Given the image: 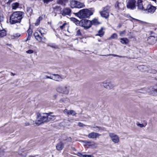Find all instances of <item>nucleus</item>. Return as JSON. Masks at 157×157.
Returning a JSON list of instances; mask_svg holds the SVG:
<instances>
[{
    "mask_svg": "<svg viewBox=\"0 0 157 157\" xmlns=\"http://www.w3.org/2000/svg\"><path fill=\"white\" fill-rule=\"evenodd\" d=\"M84 24H83V27L86 29L90 28L91 26V21L87 20H85L84 21Z\"/></svg>",
    "mask_w": 157,
    "mask_h": 157,
    "instance_id": "nucleus-13",
    "label": "nucleus"
},
{
    "mask_svg": "<svg viewBox=\"0 0 157 157\" xmlns=\"http://www.w3.org/2000/svg\"><path fill=\"white\" fill-rule=\"evenodd\" d=\"M136 125L140 128L145 127V125H144L143 124H140L138 122L136 123Z\"/></svg>",
    "mask_w": 157,
    "mask_h": 157,
    "instance_id": "nucleus-38",
    "label": "nucleus"
},
{
    "mask_svg": "<svg viewBox=\"0 0 157 157\" xmlns=\"http://www.w3.org/2000/svg\"><path fill=\"white\" fill-rule=\"evenodd\" d=\"M78 125L80 127H83L84 126H86V125H85L84 124H83L82 123L80 122H79L78 123Z\"/></svg>",
    "mask_w": 157,
    "mask_h": 157,
    "instance_id": "nucleus-44",
    "label": "nucleus"
},
{
    "mask_svg": "<svg viewBox=\"0 0 157 157\" xmlns=\"http://www.w3.org/2000/svg\"><path fill=\"white\" fill-rule=\"evenodd\" d=\"M87 145L89 146V147L95 148L97 147V144L94 142H88L87 143Z\"/></svg>",
    "mask_w": 157,
    "mask_h": 157,
    "instance_id": "nucleus-21",
    "label": "nucleus"
},
{
    "mask_svg": "<svg viewBox=\"0 0 157 157\" xmlns=\"http://www.w3.org/2000/svg\"><path fill=\"white\" fill-rule=\"evenodd\" d=\"M67 24L66 23H64L62 25H61L60 26V28L61 29H63L65 27V26L67 25Z\"/></svg>",
    "mask_w": 157,
    "mask_h": 157,
    "instance_id": "nucleus-43",
    "label": "nucleus"
},
{
    "mask_svg": "<svg viewBox=\"0 0 157 157\" xmlns=\"http://www.w3.org/2000/svg\"><path fill=\"white\" fill-rule=\"evenodd\" d=\"M82 157H94L92 155H83Z\"/></svg>",
    "mask_w": 157,
    "mask_h": 157,
    "instance_id": "nucleus-47",
    "label": "nucleus"
},
{
    "mask_svg": "<svg viewBox=\"0 0 157 157\" xmlns=\"http://www.w3.org/2000/svg\"><path fill=\"white\" fill-rule=\"evenodd\" d=\"M71 20L74 22H77L78 23V21L75 18H71Z\"/></svg>",
    "mask_w": 157,
    "mask_h": 157,
    "instance_id": "nucleus-48",
    "label": "nucleus"
},
{
    "mask_svg": "<svg viewBox=\"0 0 157 157\" xmlns=\"http://www.w3.org/2000/svg\"><path fill=\"white\" fill-rule=\"evenodd\" d=\"M70 110H68L67 109H65L63 111V113L67 115H70Z\"/></svg>",
    "mask_w": 157,
    "mask_h": 157,
    "instance_id": "nucleus-35",
    "label": "nucleus"
},
{
    "mask_svg": "<svg viewBox=\"0 0 157 157\" xmlns=\"http://www.w3.org/2000/svg\"><path fill=\"white\" fill-rule=\"evenodd\" d=\"M34 36L35 39L39 42L44 43L45 41V38H43L38 34V32H35L34 33Z\"/></svg>",
    "mask_w": 157,
    "mask_h": 157,
    "instance_id": "nucleus-9",
    "label": "nucleus"
},
{
    "mask_svg": "<svg viewBox=\"0 0 157 157\" xmlns=\"http://www.w3.org/2000/svg\"><path fill=\"white\" fill-rule=\"evenodd\" d=\"M107 56H113L114 57L117 56V57H122V56H118V55H115V54H109V55H108Z\"/></svg>",
    "mask_w": 157,
    "mask_h": 157,
    "instance_id": "nucleus-51",
    "label": "nucleus"
},
{
    "mask_svg": "<svg viewBox=\"0 0 157 157\" xmlns=\"http://www.w3.org/2000/svg\"><path fill=\"white\" fill-rule=\"evenodd\" d=\"M93 128H94V130L96 132H99L100 130H105L104 128L96 126L94 127Z\"/></svg>",
    "mask_w": 157,
    "mask_h": 157,
    "instance_id": "nucleus-28",
    "label": "nucleus"
},
{
    "mask_svg": "<svg viewBox=\"0 0 157 157\" xmlns=\"http://www.w3.org/2000/svg\"><path fill=\"white\" fill-rule=\"evenodd\" d=\"M19 155L21 157H24L26 156V152L25 151H21L19 152Z\"/></svg>",
    "mask_w": 157,
    "mask_h": 157,
    "instance_id": "nucleus-30",
    "label": "nucleus"
},
{
    "mask_svg": "<svg viewBox=\"0 0 157 157\" xmlns=\"http://www.w3.org/2000/svg\"><path fill=\"white\" fill-rule=\"evenodd\" d=\"M54 98H56V95H55L54 96Z\"/></svg>",
    "mask_w": 157,
    "mask_h": 157,
    "instance_id": "nucleus-59",
    "label": "nucleus"
},
{
    "mask_svg": "<svg viewBox=\"0 0 157 157\" xmlns=\"http://www.w3.org/2000/svg\"><path fill=\"white\" fill-rule=\"evenodd\" d=\"M32 13V10L30 8H27V13H29V15H30Z\"/></svg>",
    "mask_w": 157,
    "mask_h": 157,
    "instance_id": "nucleus-36",
    "label": "nucleus"
},
{
    "mask_svg": "<svg viewBox=\"0 0 157 157\" xmlns=\"http://www.w3.org/2000/svg\"><path fill=\"white\" fill-rule=\"evenodd\" d=\"M70 115H72L73 116H75L76 114V113L74 110H70Z\"/></svg>",
    "mask_w": 157,
    "mask_h": 157,
    "instance_id": "nucleus-37",
    "label": "nucleus"
},
{
    "mask_svg": "<svg viewBox=\"0 0 157 157\" xmlns=\"http://www.w3.org/2000/svg\"><path fill=\"white\" fill-rule=\"evenodd\" d=\"M6 34V32L4 30H0V37L5 36Z\"/></svg>",
    "mask_w": 157,
    "mask_h": 157,
    "instance_id": "nucleus-27",
    "label": "nucleus"
},
{
    "mask_svg": "<svg viewBox=\"0 0 157 157\" xmlns=\"http://www.w3.org/2000/svg\"><path fill=\"white\" fill-rule=\"evenodd\" d=\"M77 1L75 0H72L70 2L71 6L72 8H76Z\"/></svg>",
    "mask_w": 157,
    "mask_h": 157,
    "instance_id": "nucleus-22",
    "label": "nucleus"
},
{
    "mask_svg": "<svg viewBox=\"0 0 157 157\" xmlns=\"http://www.w3.org/2000/svg\"><path fill=\"white\" fill-rule=\"evenodd\" d=\"M26 52L27 54H31L33 53L34 52V51L32 50H29Z\"/></svg>",
    "mask_w": 157,
    "mask_h": 157,
    "instance_id": "nucleus-42",
    "label": "nucleus"
},
{
    "mask_svg": "<svg viewBox=\"0 0 157 157\" xmlns=\"http://www.w3.org/2000/svg\"><path fill=\"white\" fill-rule=\"evenodd\" d=\"M39 32L40 33L41 35H42L43 34H44V29L42 28H40L38 29Z\"/></svg>",
    "mask_w": 157,
    "mask_h": 157,
    "instance_id": "nucleus-39",
    "label": "nucleus"
},
{
    "mask_svg": "<svg viewBox=\"0 0 157 157\" xmlns=\"http://www.w3.org/2000/svg\"><path fill=\"white\" fill-rule=\"evenodd\" d=\"M42 18L41 17H40L39 18L36 20V23H35V25L36 26H38L40 23V21L42 20Z\"/></svg>",
    "mask_w": 157,
    "mask_h": 157,
    "instance_id": "nucleus-31",
    "label": "nucleus"
},
{
    "mask_svg": "<svg viewBox=\"0 0 157 157\" xmlns=\"http://www.w3.org/2000/svg\"><path fill=\"white\" fill-rule=\"evenodd\" d=\"M125 31L124 30L122 31H120L119 32V34L121 36H123L125 34Z\"/></svg>",
    "mask_w": 157,
    "mask_h": 157,
    "instance_id": "nucleus-41",
    "label": "nucleus"
},
{
    "mask_svg": "<svg viewBox=\"0 0 157 157\" xmlns=\"http://www.w3.org/2000/svg\"><path fill=\"white\" fill-rule=\"evenodd\" d=\"M147 91L150 94H153L155 93V88L151 87L147 89Z\"/></svg>",
    "mask_w": 157,
    "mask_h": 157,
    "instance_id": "nucleus-25",
    "label": "nucleus"
},
{
    "mask_svg": "<svg viewBox=\"0 0 157 157\" xmlns=\"http://www.w3.org/2000/svg\"><path fill=\"white\" fill-rule=\"evenodd\" d=\"M102 84L104 88L109 90L112 89L115 86L114 84L107 80L103 81Z\"/></svg>",
    "mask_w": 157,
    "mask_h": 157,
    "instance_id": "nucleus-6",
    "label": "nucleus"
},
{
    "mask_svg": "<svg viewBox=\"0 0 157 157\" xmlns=\"http://www.w3.org/2000/svg\"><path fill=\"white\" fill-rule=\"evenodd\" d=\"M142 0H138L137 1V7L139 9L145 10V9L142 4Z\"/></svg>",
    "mask_w": 157,
    "mask_h": 157,
    "instance_id": "nucleus-16",
    "label": "nucleus"
},
{
    "mask_svg": "<svg viewBox=\"0 0 157 157\" xmlns=\"http://www.w3.org/2000/svg\"><path fill=\"white\" fill-rule=\"evenodd\" d=\"M3 16L2 13L0 12V21L3 20Z\"/></svg>",
    "mask_w": 157,
    "mask_h": 157,
    "instance_id": "nucleus-50",
    "label": "nucleus"
},
{
    "mask_svg": "<svg viewBox=\"0 0 157 157\" xmlns=\"http://www.w3.org/2000/svg\"><path fill=\"white\" fill-rule=\"evenodd\" d=\"M91 21L92 25H96L99 24L97 19H94L92 20Z\"/></svg>",
    "mask_w": 157,
    "mask_h": 157,
    "instance_id": "nucleus-32",
    "label": "nucleus"
},
{
    "mask_svg": "<svg viewBox=\"0 0 157 157\" xmlns=\"http://www.w3.org/2000/svg\"><path fill=\"white\" fill-rule=\"evenodd\" d=\"M136 1L135 0H128L127 2L126 6L127 8L133 10L136 8Z\"/></svg>",
    "mask_w": 157,
    "mask_h": 157,
    "instance_id": "nucleus-7",
    "label": "nucleus"
},
{
    "mask_svg": "<svg viewBox=\"0 0 157 157\" xmlns=\"http://www.w3.org/2000/svg\"><path fill=\"white\" fill-rule=\"evenodd\" d=\"M36 115V120L35 121H33L35 122V124L39 125L47 122L46 113H38Z\"/></svg>",
    "mask_w": 157,
    "mask_h": 157,
    "instance_id": "nucleus-2",
    "label": "nucleus"
},
{
    "mask_svg": "<svg viewBox=\"0 0 157 157\" xmlns=\"http://www.w3.org/2000/svg\"><path fill=\"white\" fill-rule=\"evenodd\" d=\"M120 41L122 44H128L129 42L128 39L126 38H121Z\"/></svg>",
    "mask_w": 157,
    "mask_h": 157,
    "instance_id": "nucleus-23",
    "label": "nucleus"
},
{
    "mask_svg": "<svg viewBox=\"0 0 157 157\" xmlns=\"http://www.w3.org/2000/svg\"><path fill=\"white\" fill-rule=\"evenodd\" d=\"M71 10L68 8H65L61 12L62 15L63 16H65L66 15H70L71 14Z\"/></svg>",
    "mask_w": 157,
    "mask_h": 157,
    "instance_id": "nucleus-15",
    "label": "nucleus"
},
{
    "mask_svg": "<svg viewBox=\"0 0 157 157\" xmlns=\"http://www.w3.org/2000/svg\"><path fill=\"white\" fill-rule=\"evenodd\" d=\"M149 72L155 74L157 73V71L155 70L150 68V71Z\"/></svg>",
    "mask_w": 157,
    "mask_h": 157,
    "instance_id": "nucleus-40",
    "label": "nucleus"
},
{
    "mask_svg": "<svg viewBox=\"0 0 157 157\" xmlns=\"http://www.w3.org/2000/svg\"><path fill=\"white\" fill-rule=\"evenodd\" d=\"M110 8V6L108 5L103 7L102 11L100 12V13L101 16L105 18H108L109 16Z\"/></svg>",
    "mask_w": 157,
    "mask_h": 157,
    "instance_id": "nucleus-5",
    "label": "nucleus"
},
{
    "mask_svg": "<svg viewBox=\"0 0 157 157\" xmlns=\"http://www.w3.org/2000/svg\"><path fill=\"white\" fill-rule=\"evenodd\" d=\"M64 147V144L61 142L58 143L56 145V149L59 151L62 150Z\"/></svg>",
    "mask_w": 157,
    "mask_h": 157,
    "instance_id": "nucleus-20",
    "label": "nucleus"
},
{
    "mask_svg": "<svg viewBox=\"0 0 157 157\" xmlns=\"http://www.w3.org/2000/svg\"><path fill=\"white\" fill-rule=\"evenodd\" d=\"M101 135L98 133L93 132L88 134V137L90 138L94 139L98 138Z\"/></svg>",
    "mask_w": 157,
    "mask_h": 157,
    "instance_id": "nucleus-11",
    "label": "nucleus"
},
{
    "mask_svg": "<svg viewBox=\"0 0 157 157\" xmlns=\"http://www.w3.org/2000/svg\"><path fill=\"white\" fill-rule=\"evenodd\" d=\"M47 122L54 120L56 118V116L54 115H52L46 113Z\"/></svg>",
    "mask_w": 157,
    "mask_h": 157,
    "instance_id": "nucleus-19",
    "label": "nucleus"
},
{
    "mask_svg": "<svg viewBox=\"0 0 157 157\" xmlns=\"http://www.w3.org/2000/svg\"><path fill=\"white\" fill-rule=\"evenodd\" d=\"M76 36H81V33L80 30H78L77 32V33L76 35Z\"/></svg>",
    "mask_w": 157,
    "mask_h": 157,
    "instance_id": "nucleus-45",
    "label": "nucleus"
},
{
    "mask_svg": "<svg viewBox=\"0 0 157 157\" xmlns=\"http://www.w3.org/2000/svg\"><path fill=\"white\" fill-rule=\"evenodd\" d=\"M48 46H50V47H52V48H55L54 46L53 45H52V44H49L48 45Z\"/></svg>",
    "mask_w": 157,
    "mask_h": 157,
    "instance_id": "nucleus-56",
    "label": "nucleus"
},
{
    "mask_svg": "<svg viewBox=\"0 0 157 157\" xmlns=\"http://www.w3.org/2000/svg\"><path fill=\"white\" fill-rule=\"evenodd\" d=\"M56 91L58 93L64 94H68L69 92V87L66 85H58L56 89Z\"/></svg>",
    "mask_w": 157,
    "mask_h": 157,
    "instance_id": "nucleus-4",
    "label": "nucleus"
},
{
    "mask_svg": "<svg viewBox=\"0 0 157 157\" xmlns=\"http://www.w3.org/2000/svg\"><path fill=\"white\" fill-rule=\"evenodd\" d=\"M20 36V34H19L18 33H17V34H15L14 35V36L15 37H19Z\"/></svg>",
    "mask_w": 157,
    "mask_h": 157,
    "instance_id": "nucleus-53",
    "label": "nucleus"
},
{
    "mask_svg": "<svg viewBox=\"0 0 157 157\" xmlns=\"http://www.w3.org/2000/svg\"><path fill=\"white\" fill-rule=\"evenodd\" d=\"M23 12H15L10 16V22L13 24L17 23L20 22L22 18Z\"/></svg>",
    "mask_w": 157,
    "mask_h": 157,
    "instance_id": "nucleus-1",
    "label": "nucleus"
},
{
    "mask_svg": "<svg viewBox=\"0 0 157 157\" xmlns=\"http://www.w3.org/2000/svg\"><path fill=\"white\" fill-rule=\"evenodd\" d=\"M66 1L67 0H57V2L59 4L63 5L64 4Z\"/></svg>",
    "mask_w": 157,
    "mask_h": 157,
    "instance_id": "nucleus-34",
    "label": "nucleus"
},
{
    "mask_svg": "<svg viewBox=\"0 0 157 157\" xmlns=\"http://www.w3.org/2000/svg\"><path fill=\"white\" fill-rule=\"evenodd\" d=\"M69 139H70V140H71V138H69Z\"/></svg>",
    "mask_w": 157,
    "mask_h": 157,
    "instance_id": "nucleus-60",
    "label": "nucleus"
},
{
    "mask_svg": "<svg viewBox=\"0 0 157 157\" xmlns=\"http://www.w3.org/2000/svg\"><path fill=\"white\" fill-rule=\"evenodd\" d=\"M85 6V5L83 3L77 2L76 8H80L83 7Z\"/></svg>",
    "mask_w": 157,
    "mask_h": 157,
    "instance_id": "nucleus-26",
    "label": "nucleus"
},
{
    "mask_svg": "<svg viewBox=\"0 0 157 157\" xmlns=\"http://www.w3.org/2000/svg\"><path fill=\"white\" fill-rule=\"evenodd\" d=\"M117 37V35L116 33H113L111 36L109 38V40H111V39H116Z\"/></svg>",
    "mask_w": 157,
    "mask_h": 157,
    "instance_id": "nucleus-33",
    "label": "nucleus"
},
{
    "mask_svg": "<svg viewBox=\"0 0 157 157\" xmlns=\"http://www.w3.org/2000/svg\"><path fill=\"white\" fill-rule=\"evenodd\" d=\"M105 29L103 27H101L100 29L98 30V33L96 35L100 36V37H102L103 36L105 33L104 30Z\"/></svg>",
    "mask_w": 157,
    "mask_h": 157,
    "instance_id": "nucleus-18",
    "label": "nucleus"
},
{
    "mask_svg": "<svg viewBox=\"0 0 157 157\" xmlns=\"http://www.w3.org/2000/svg\"><path fill=\"white\" fill-rule=\"evenodd\" d=\"M19 4V3L17 2H16L15 3H13L12 4V8L13 9L15 10L17 8Z\"/></svg>",
    "mask_w": 157,
    "mask_h": 157,
    "instance_id": "nucleus-29",
    "label": "nucleus"
},
{
    "mask_svg": "<svg viewBox=\"0 0 157 157\" xmlns=\"http://www.w3.org/2000/svg\"><path fill=\"white\" fill-rule=\"evenodd\" d=\"M109 134L112 141L114 144H118L119 143V138L117 135L113 133H109Z\"/></svg>",
    "mask_w": 157,
    "mask_h": 157,
    "instance_id": "nucleus-8",
    "label": "nucleus"
},
{
    "mask_svg": "<svg viewBox=\"0 0 157 157\" xmlns=\"http://www.w3.org/2000/svg\"><path fill=\"white\" fill-rule=\"evenodd\" d=\"M157 40L156 37L154 36H151L148 38V40L151 44H154Z\"/></svg>",
    "mask_w": 157,
    "mask_h": 157,
    "instance_id": "nucleus-17",
    "label": "nucleus"
},
{
    "mask_svg": "<svg viewBox=\"0 0 157 157\" xmlns=\"http://www.w3.org/2000/svg\"><path fill=\"white\" fill-rule=\"evenodd\" d=\"M156 7L151 5H147L146 10L151 13H153L156 10Z\"/></svg>",
    "mask_w": 157,
    "mask_h": 157,
    "instance_id": "nucleus-12",
    "label": "nucleus"
},
{
    "mask_svg": "<svg viewBox=\"0 0 157 157\" xmlns=\"http://www.w3.org/2000/svg\"><path fill=\"white\" fill-rule=\"evenodd\" d=\"M77 155H78V156L80 157H82V155H83V154H82L80 152L77 153Z\"/></svg>",
    "mask_w": 157,
    "mask_h": 157,
    "instance_id": "nucleus-52",
    "label": "nucleus"
},
{
    "mask_svg": "<svg viewBox=\"0 0 157 157\" xmlns=\"http://www.w3.org/2000/svg\"><path fill=\"white\" fill-rule=\"evenodd\" d=\"M156 93H157V89H155V93H154L155 94Z\"/></svg>",
    "mask_w": 157,
    "mask_h": 157,
    "instance_id": "nucleus-57",
    "label": "nucleus"
},
{
    "mask_svg": "<svg viewBox=\"0 0 157 157\" xmlns=\"http://www.w3.org/2000/svg\"><path fill=\"white\" fill-rule=\"evenodd\" d=\"M46 78H47V79L49 78V79H53V77H50V76H46Z\"/></svg>",
    "mask_w": 157,
    "mask_h": 157,
    "instance_id": "nucleus-55",
    "label": "nucleus"
},
{
    "mask_svg": "<svg viewBox=\"0 0 157 157\" xmlns=\"http://www.w3.org/2000/svg\"><path fill=\"white\" fill-rule=\"evenodd\" d=\"M60 102L66 104L69 102L70 100L68 98H62L60 99L59 101Z\"/></svg>",
    "mask_w": 157,
    "mask_h": 157,
    "instance_id": "nucleus-24",
    "label": "nucleus"
},
{
    "mask_svg": "<svg viewBox=\"0 0 157 157\" xmlns=\"http://www.w3.org/2000/svg\"><path fill=\"white\" fill-rule=\"evenodd\" d=\"M92 14V12L87 9H83L75 13L76 16L81 18H87Z\"/></svg>",
    "mask_w": 157,
    "mask_h": 157,
    "instance_id": "nucleus-3",
    "label": "nucleus"
},
{
    "mask_svg": "<svg viewBox=\"0 0 157 157\" xmlns=\"http://www.w3.org/2000/svg\"><path fill=\"white\" fill-rule=\"evenodd\" d=\"M53 0H43V1L44 3L48 4V2H52Z\"/></svg>",
    "mask_w": 157,
    "mask_h": 157,
    "instance_id": "nucleus-46",
    "label": "nucleus"
},
{
    "mask_svg": "<svg viewBox=\"0 0 157 157\" xmlns=\"http://www.w3.org/2000/svg\"><path fill=\"white\" fill-rule=\"evenodd\" d=\"M137 68L139 70L142 72H149L150 71V68L145 66H139L137 67Z\"/></svg>",
    "mask_w": 157,
    "mask_h": 157,
    "instance_id": "nucleus-10",
    "label": "nucleus"
},
{
    "mask_svg": "<svg viewBox=\"0 0 157 157\" xmlns=\"http://www.w3.org/2000/svg\"><path fill=\"white\" fill-rule=\"evenodd\" d=\"M119 3L118 2H116V3L115 4V6L116 8H119Z\"/></svg>",
    "mask_w": 157,
    "mask_h": 157,
    "instance_id": "nucleus-49",
    "label": "nucleus"
},
{
    "mask_svg": "<svg viewBox=\"0 0 157 157\" xmlns=\"http://www.w3.org/2000/svg\"><path fill=\"white\" fill-rule=\"evenodd\" d=\"M25 126H27L29 125L30 124L29 122H27L24 124Z\"/></svg>",
    "mask_w": 157,
    "mask_h": 157,
    "instance_id": "nucleus-54",
    "label": "nucleus"
},
{
    "mask_svg": "<svg viewBox=\"0 0 157 157\" xmlns=\"http://www.w3.org/2000/svg\"><path fill=\"white\" fill-rule=\"evenodd\" d=\"M131 18H132V19H133L135 20H136V21H139V20H138V19H135V18H132V17H131Z\"/></svg>",
    "mask_w": 157,
    "mask_h": 157,
    "instance_id": "nucleus-58",
    "label": "nucleus"
},
{
    "mask_svg": "<svg viewBox=\"0 0 157 157\" xmlns=\"http://www.w3.org/2000/svg\"><path fill=\"white\" fill-rule=\"evenodd\" d=\"M52 75L54 76L53 77H53L52 80L57 82H60L62 81L63 78L59 75L57 74H52Z\"/></svg>",
    "mask_w": 157,
    "mask_h": 157,
    "instance_id": "nucleus-14",
    "label": "nucleus"
}]
</instances>
